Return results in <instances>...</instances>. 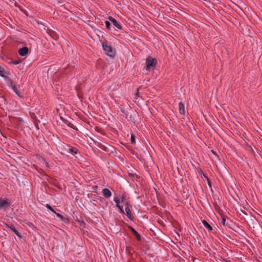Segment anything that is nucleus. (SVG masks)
Wrapping results in <instances>:
<instances>
[{
	"instance_id": "f257e3e1",
	"label": "nucleus",
	"mask_w": 262,
	"mask_h": 262,
	"mask_svg": "<svg viewBox=\"0 0 262 262\" xmlns=\"http://www.w3.org/2000/svg\"><path fill=\"white\" fill-rule=\"evenodd\" d=\"M102 45L106 55L112 58L115 56L116 53V50L112 47L110 42L105 40L102 43Z\"/></svg>"
},
{
	"instance_id": "f03ea898",
	"label": "nucleus",
	"mask_w": 262,
	"mask_h": 262,
	"mask_svg": "<svg viewBox=\"0 0 262 262\" xmlns=\"http://www.w3.org/2000/svg\"><path fill=\"white\" fill-rule=\"evenodd\" d=\"M157 61L155 58L148 56L146 59V66L145 68L146 70H149L151 68L156 67Z\"/></svg>"
},
{
	"instance_id": "7ed1b4c3",
	"label": "nucleus",
	"mask_w": 262,
	"mask_h": 262,
	"mask_svg": "<svg viewBox=\"0 0 262 262\" xmlns=\"http://www.w3.org/2000/svg\"><path fill=\"white\" fill-rule=\"evenodd\" d=\"M63 148L64 149L65 151L72 154L73 156L75 157H76L77 154H79V150L77 148L75 147L67 144L65 146H64Z\"/></svg>"
},
{
	"instance_id": "20e7f679",
	"label": "nucleus",
	"mask_w": 262,
	"mask_h": 262,
	"mask_svg": "<svg viewBox=\"0 0 262 262\" xmlns=\"http://www.w3.org/2000/svg\"><path fill=\"white\" fill-rule=\"evenodd\" d=\"M9 80L10 81H6L7 85L13 90V91L19 97H22L21 94L20 92V91L18 90L17 86L15 84H14V82L12 81L11 79H10Z\"/></svg>"
},
{
	"instance_id": "39448f33",
	"label": "nucleus",
	"mask_w": 262,
	"mask_h": 262,
	"mask_svg": "<svg viewBox=\"0 0 262 262\" xmlns=\"http://www.w3.org/2000/svg\"><path fill=\"white\" fill-rule=\"evenodd\" d=\"M6 227L12 231L17 236L20 238L22 237V235L19 231L15 228V226L13 224H6Z\"/></svg>"
},
{
	"instance_id": "423d86ee",
	"label": "nucleus",
	"mask_w": 262,
	"mask_h": 262,
	"mask_svg": "<svg viewBox=\"0 0 262 262\" xmlns=\"http://www.w3.org/2000/svg\"><path fill=\"white\" fill-rule=\"evenodd\" d=\"M114 202L116 203V207L119 208L120 212L123 214H124V211L123 209V207L120 205V203L121 202V201L119 197L115 196L114 198Z\"/></svg>"
},
{
	"instance_id": "0eeeda50",
	"label": "nucleus",
	"mask_w": 262,
	"mask_h": 262,
	"mask_svg": "<svg viewBox=\"0 0 262 262\" xmlns=\"http://www.w3.org/2000/svg\"><path fill=\"white\" fill-rule=\"evenodd\" d=\"M132 208H129L128 207L125 208V214L127 216V217L132 221H134L135 220V217L132 214L131 212V209Z\"/></svg>"
},
{
	"instance_id": "6e6552de",
	"label": "nucleus",
	"mask_w": 262,
	"mask_h": 262,
	"mask_svg": "<svg viewBox=\"0 0 262 262\" xmlns=\"http://www.w3.org/2000/svg\"><path fill=\"white\" fill-rule=\"evenodd\" d=\"M128 229L132 231L133 234L136 236L137 240L139 242L141 241V236L140 234L132 226H128Z\"/></svg>"
},
{
	"instance_id": "1a4fd4ad",
	"label": "nucleus",
	"mask_w": 262,
	"mask_h": 262,
	"mask_svg": "<svg viewBox=\"0 0 262 262\" xmlns=\"http://www.w3.org/2000/svg\"><path fill=\"white\" fill-rule=\"evenodd\" d=\"M108 19L111 21V23L114 25V26H115L117 29L119 30L122 29V26L113 17L109 16L108 17Z\"/></svg>"
},
{
	"instance_id": "9d476101",
	"label": "nucleus",
	"mask_w": 262,
	"mask_h": 262,
	"mask_svg": "<svg viewBox=\"0 0 262 262\" xmlns=\"http://www.w3.org/2000/svg\"><path fill=\"white\" fill-rule=\"evenodd\" d=\"M29 52V49L27 47H24L21 48H20L18 50V53L22 56H25L27 54H28Z\"/></svg>"
},
{
	"instance_id": "9b49d317",
	"label": "nucleus",
	"mask_w": 262,
	"mask_h": 262,
	"mask_svg": "<svg viewBox=\"0 0 262 262\" xmlns=\"http://www.w3.org/2000/svg\"><path fill=\"white\" fill-rule=\"evenodd\" d=\"M6 72L4 68L0 66V76L3 77L6 81H10V79L7 75H6Z\"/></svg>"
},
{
	"instance_id": "f8f14e48",
	"label": "nucleus",
	"mask_w": 262,
	"mask_h": 262,
	"mask_svg": "<svg viewBox=\"0 0 262 262\" xmlns=\"http://www.w3.org/2000/svg\"><path fill=\"white\" fill-rule=\"evenodd\" d=\"M102 192L104 196L106 199H108L112 196V192L108 188H105L103 189Z\"/></svg>"
},
{
	"instance_id": "ddd939ff",
	"label": "nucleus",
	"mask_w": 262,
	"mask_h": 262,
	"mask_svg": "<svg viewBox=\"0 0 262 262\" xmlns=\"http://www.w3.org/2000/svg\"><path fill=\"white\" fill-rule=\"evenodd\" d=\"M48 33L54 40H57L58 39V35L55 31L50 30H49Z\"/></svg>"
},
{
	"instance_id": "4468645a",
	"label": "nucleus",
	"mask_w": 262,
	"mask_h": 262,
	"mask_svg": "<svg viewBox=\"0 0 262 262\" xmlns=\"http://www.w3.org/2000/svg\"><path fill=\"white\" fill-rule=\"evenodd\" d=\"M179 110L181 114H185V105L182 102H180L179 104Z\"/></svg>"
},
{
	"instance_id": "2eb2a0df",
	"label": "nucleus",
	"mask_w": 262,
	"mask_h": 262,
	"mask_svg": "<svg viewBox=\"0 0 262 262\" xmlns=\"http://www.w3.org/2000/svg\"><path fill=\"white\" fill-rule=\"evenodd\" d=\"M55 214L56 215V216L59 217V219H60L63 222L66 223H68L69 222V220L68 218L64 216L63 215H62V214H60V213H58L57 212L55 213Z\"/></svg>"
},
{
	"instance_id": "dca6fc26",
	"label": "nucleus",
	"mask_w": 262,
	"mask_h": 262,
	"mask_svg": "<svg viewBox=\"0 0 262 262\" xmlns=\"http://www.w3.org/2000/svg\"><path fill=\"white\" fill-rule=\"evenodd\" d=\"M202 223L205 228L208 229L209 231L212 230V226L205 220L202 221Z\"/></svg>"
},
{
	"instance_id": "f3484780",
	"label": "nucleus",
	"mask_w": 262,
	"mask_h": 262,
	"mask_svg": "<svg viewBox=\"0 0 262 262\" xmlns=\"http://www.w3.org/2000/svg\"><path fill=\"white\" fill-rule=\"evenodd\" d=\"M9 203L7 200H0V209L8 205Z\"/></svg>"
},
{
	"instance_id": "a211bd4d",
	"label": "nucleus",
	"mask_w": 262,
	"mask_h": 262,
	"mask_svg": "<svg viewBox=\"0 0 262 262\" xmlns=\"http://www.w3.org/2000/svg\"><path fill=\"white\" fill-rule=\"evenodd\" d=\"M221 223L224 226H229V222L228 221L226 222V220L224 217H222Z\"/></svg>"
},
{
	"instance_id": "6ab92c4d",
	"label": "nucleus",
	"mask_w": 262,
	"mask_h": 262,
	"mask_svg": "<svg viewBox=\"0 0 262 262\" xmlns=\"http://www.w3.org/2000/svg\"><path fill=\"white\" fill-rule=\"evenodd\" d=\"M21 62L20 59L15 60H11L9 62V64H18Z\"/></svg>"
},
{
	"instance_id": "aec40b11",
	"label": "nucleus",
	"mask_w": 262,
	"mask_h": 262,
	"mask_svg": "<svg viewBox=\"0 0 262 262\" xmlns=\"http://www.w3.org/2000/svg\"><path fill=\"white\" fill-rule=\"evenodd\" d=\"M46 207L47 208L49 209L50 211H51L52 212L55 214L56 212L55 211V210L49 205V204H46Z\"/></svg>"
},
{
	"instance_id": "412c9836",
	"label": "nucleus",
	"mask_w": 262,
	"mask_h": 262,
	"mask_svg": "<svg viewBox=\"0 0 262 262\" xmlns=\"http://www.w3.org/2000/svg\"><path fill=\"white\" fill-rule=\"evenodd\" d=\"M135 140H136L135 135L134 134H132L131 135V138H130L131 143L135 144L136 143Z\"/></svg>"
},
{
	"instance_id": "4be33fe9",
	"label": "nucleus",
	"mask_w": 262,
	"mask_h": 262,
	"mask_svg": "<svg viewBox=\"0 0 262 262\" xmlns=\"http://www.w3.org/2000/svg\"><path fill=\"white\" fill-rule=\"evenodd\" d=\"M125 205V208L128 207L129 208H132V205L129 204V203L128 201H125L123 203Z\"/></svg>"
},
{
	"instance_id": "5701e85b",
	"label": "nucleus",
	"mask_w": 262,
	"mask_h": 262,
	"mask_svg": "<svg viewBox=\"0 0 262 262\" xmlns=\"http://www.w3.org/2000/svg\"><path fill=\"white\" fill-rule=\"evenodd\" d=\"M126 196L125 194H123L122 195V196L121 197V199H120V201H121V202L122 203H124L126 201Z\"/></svg>"
},
{
	"instance_id": "b1692460",
	"label": "nucleus",
	"mask_w": 262,
	"mask_h": 262,
	"mask_svg": "<svg viewBox=\"0 0 262 262\" xmlns=\"http://www.w3.org/2000/svg\"><path fill=\"white\" fill-rule=\"evenodd\" d=\"M105 24L106 28L107 29L110 30V27H111V25L110 22L108 21H106L105 22Z\"/></svg>"
},
{
	"instance_id": "393cba45",
	"label": "nucleus",
	"mask_w": 262,
	"mask_h": 262,
	"mask_svg": "<svg viewBox=\"0 0 262 262\" xmlns=\"http://www.w3.org/2000/svg\"><path fill=\"white\" fill-rule=\"evenodd\" d=\"M207 181L209 187L211 188L212 187V184L211 181H210V180H208Z\"/></svg>"
},
{
	"instance_id": "a878e982",
	"label": "nucleus",
	"mask_w": 262,
	"mask_h": 262,
	"mask_svg": "<svg viewBox=\"0 0 262 262\" xmlns=\"http://www.w3.org/2000/svg\"><path fill=\"white\" fill-rule=\"evenodd\" d=\"M203 177L205 178V179L207 181L208 180H209L208 177L207 176L206 174L203 173Z\"/></svg>"
},
{
	"instance_id": "bb28decb",
	"label": "nucleus",
	"mask_w": 262,
	"mask_h": 262,
	"mask_svg": "<svg viewBox=\"0 0 262 262\" xmlns=\"http://www.w3.org/2000/svg\"><path fill=\"white\" fill-rule=\"evenodd\" d=\"M199 172L200 173L202 174V175L203 174V173H204V172H203V171L202 170V169H201V168H200V169H199Z\"/></svg>"
},
{
	"instance_id": "cd10ccee",
	"label": "nucleus",
	"mask_w": 262,
	"mask_h": 262,
	"mask_svg": "<svg viewBox=\"0 0 262 262\" xmlns=\"http://www.w3.org/2000/svg\"><path fill=\"white\" fill-rule=\"evenodd\" d=\"M224 262H231L230 260H227L225 258H223V260H222Z\"/></svg>"
},
{
	"instance_id": "c85d7f7f",
	"label": "nucleus",
	"mask_w": 262,
	"mask_h": 262,
	"mask_svg": "<svg viewBox=\"0 0 262 262\" xmlns=\"http://www.w3.org/2000/svg\"><path fill=\"white\" fill-rule=\"evenodd\" d=\"M211 152H212V153L214 155H215V156H217V154H216V152H215V151H214L213 150H211Z\"/></svg>"
},
{
	"instance_id": "c756f323",
	"label": "nucleus",
	"mask_w": 262,
	"mask_h": 262,
	"mask_svg": "<svg viewBox=\"0 0 262 262\" xmlns=\"http://www.w3.org/2000/svg\"><path fill=\"white\" fill-rule=\"evenodd\" d=\"M136 97H139V94L138 91L136 93Z\"/></svg>"
},
{
	"instance_id": "7c9ffc66",
	"label": "nucleus",
	"mask_w": 262,
	"mask_h": 262,
	"mask_svg": "<svg viewBox=\"0 0 262 262\" xmlns=\"http://www.w3.org/2000/svg\"><path fill=\"white\" fill-rule=\"evenodd\" d=\"M241 211L243 213V214H244L245 215H247V213L245 211L243 210H242Z\"/></svg>"
},
{
	"instance_id": "2f4dec72",
	"label": "nucleus",
	"mask_w": 262,
	"mask_h": 262,
	"mask_svg": "<svg viewBox=\"0 0 262 262\" xmlns=\"http://www.w3.org/2000/svg\"><path fill=\"white\" fill-rule=\"evenodd\" d=\"M25 14L26 15H28V14L26 13V12H25Z\"/></svg>"
},
{
	"instance_id": "473e14b6",
	"label": "nucleus",
	"mask_w": 262,
	"mask_h": 262,
	"mask_svg": "<svg viewBox=\"0 0 262 262\" xmlns=\"http://www.w3.org/2000/svg\"><path fill=\"white\" fill-rule=\"evenodd\" d=\"M25 14L26 15H28V14L26 13V12H25Z\"/></svg>"
},
{
	"instance_id": "72a5a7b5",
	"label": "nucleus",
	"mask_w": 262,
	"mask_h": 262,
	"mask_svg": "<svg viewBox=\"0 0 262 262\" xmlns=\"http://www.w3.org/2000/svg\"><path fill=\"white\" fill-rule=\"evenodd\" d=\"M25 14L26 15H28V14L26 13V12H25Z\"/></svg>"
},
{
	"instance_id": "f704fd0d",
	"label": "nucleus",
	"mask_w": 262,
	"mask_h": 262,
	"mask_svg": "<svg viewBox=\"0 0 262 262\" xmlns=\"http://www.w3.org/2000/svg\"><path fill=\"white\" fill-rule=\"evenodd\" d=\"M25 14L26 15H28V14L26 13V12H25Z\"/></svg>"
},
{
	"instance_id": "c9c22d12",
	"label": "nucleus",
	"mask_w": 262,
	"mask_h": 262,
	"mask_svg": "<svg viewBox=\"0 0 262 262\" xmlns=\"http://www.w3.org/2000/svg\"><path fill=\"white\" fill-rule=\"evenodd\" d=\"M25 14L26 15H28V14L26 13V12H25Z\"/></svg>"
}]
</instances>
